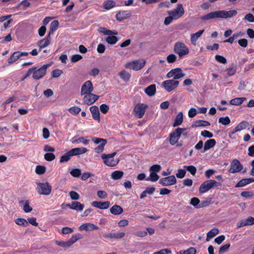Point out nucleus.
Segmentation results:
<instances>
[{
    "label": "nucleus",
    "instance_id": "obj_6",
    "mask_svg": "<svg viewBox=\"0 0 254 254\" xmlns=\"http://www.w3.org/2000/svg\"><path fill=\"white\" fill-rule=\"evenodd\" d=\"M37 185L36 190L39 194L48 195L51 193L52 187L48 182L37 183Z\"/></svg>",
    "mask_w": 254,
    "mask_h": 254
},
{
    "label": "nucleus",
    "instance_id": "obj_28",
    "mask_svg": "<svg viewBox=\"0 0 254 254\" xmlns=\"http://www.w3.org/2000/svg\"><path fill=\"white\" fill-rule=\"evenodd\" d=\"M216 143V141L214 139H210L209 140H207L204 143V145L203 147L204 152L213 147L215 145Z\"/></svg>",
    "mask_w": 254,
    "mask_h": 254
},
{
    "label": "nucleus",
    "instance_id": "obj_54",
    "mask_svg": "<svg viewBox=\"0 0 254 254\" xmlns=\"http://www.w3.org/2000/svg\"><path fill=\"white\" fill-rule=\"evenodd\" d=\"M70 175L73 177H79L81 174V170L79 169H73L70 172Z\"/></svg>",
    "mask_w": 254,
    "mask_h": 254
},
{
    "label": "nucleus",
    "instance_id": "obj_39",
    "mask_svg": "<svg viewBox=\"0 0 254 254\" xmlns=\"http://www.w3.org/2000/svg\"><path fill=\"white\" fill-rule=\"evenodd\" d=\"M176 71H174V79L176 80L185 76V74L182 72V70L181 68H176Z\"/></svg>",
    "mask_w": 254,
    "mask_h": 254
},
{
    "label": "nucleus",
    "instance_id": "obj_55",
    "mask_svg": "<svg viewBox=\"0 0 254 254\" xmlns=\"http://www.w3.org/2000/svg\"><path fill=\"white\" fill-rule=\"evenodd\" d=\"M56 158L55 155L53 153H47L44 155V158L48 161H52Z\"/></svg>",
    "mask_w": 254,
    "mask_h": 254
},
{
    "label": "nucleus",
    "instance_id": "obj_17",
    "mask_svg": "<svg viewBox=\"0 0 254 254\" xmlns=\"http://www.w3.org/2000/svg\"><path fill=\"white\" fill-rule=\"evenodd\" d=\"M212 188L211 180H208L201 184L199 188L200 193H204Z\"/></svg>",
    "mask_w": 254,
    "mask_h": 254
},
{
    "label": "nucleus",
    "instance_id": "obj_8",
    "mask_svg": "<svg viewBox=\"0 0 254 254\" xmlns=\"http://www.w3.org/2000/svg\"><path fill=\"white\" fill-rule=\"evenodd\" d=\"M179 81L174 79H169L163 81L162 86L168 92L176 89L179 85Z\"/></svg>",
    "mask_w": 254,
    "mask_h": 254
},
{
    "label": "nucleus",
    "instance_id": "obj_24",
    "mask_svg": "<svg viewBox=\"0 0 254 254\" xmlns=\"http://www.w3.org/2000/svg\"><path fill=\"white\" fill-rule=\"evenodd\" d=\"M98 229L99 227L97 226L92 223H84L79 227L80 230H85L86 231H90Z\"/></svg>",
    "mask_w": 254,
    "mask_h": 254
},
{
    "label": "nucleus",
    "instance_id": "obj_33",
    "mask_svg": "<svg viewBox=\"0 0 254 254\" xmlns=\"http://www.w3.org/2000/svg\"><path fill=\"white\" fill-rule=\"evenodd\" d=\"M156 90V85L155 84H151L145 89V92L148 96H152L155 94Z\"/></svg>",
    "mask_w": 254,
    "mask_h": 254
},
{
    "label": "nucleus",
    "instance_id": "obj_40",
    "mask_svg": "<svg viewBox=\"0 0 254 254\" xmlns=\"http://www.w3.org/2000/svg\"><path fill=\"white\" fill-rule=\"evenodd\" d=\"M100 32L104 33L105 35H109V36L111 35L112 36L113 35L118 34V32L117 31H114L111 30H109L105 27H101Z\"/></svg>",
    "mask_w": 254,
    "mask_h": 254
},
{
    "label": "nucleus",
    "instance_id": "obj_51",
    "mask_svg": "<svg viewBox=\"0 0 254 254\" xmlns=\"http://www.w3.org/2000/svg\"><path fill=\"white\" fill-rule=\"evenodd\" d=\"M200 200L197 197H192L190 201V204L197 208H199Z\"/></svg>",
    "mask_w": 254,
    "mask_h": 254
},
{
    "label": "nucleus",
    "instance_id": "obj_23",
    "mask_svg": "<svg viewBox=\"0 0 254 254\" xmlns=\"http://www.w3.org/2000/svg\"><path fill=\"white\" fill-rule=\"evenodd\" d=\"M67 206L71 209L78 211H81L83 210L84 205L79 201H72L71 204H67Z\"/></svg>",
    "mask_w": 254,
    "mask_h": 254
},
{
    "label": "nucleus",
    "instance_id": "obj_27",
    "mask_svg": "<svg viewBox=\"0 0 254 254\" xmlns=\"http://www.w3.org/2000/svg\"><path fill=\"white\" fill-rule=\"evenodd\" d=\"M104 160V163L107 166L110 167H114L116 166L119 160H115L114 158L107 157L106 159H102Z\"/></svg>",
    "mask_w": 254,
    "mask_h": 254
},
{
    "label": "nucleus",
    "instance_id": "obj_46",
    "mask_svg": "<svg viewBox=\"0 0 254 254\" xmlns=\"http://www.w3.org/2000/svg\"><path fill=\"white\" fill-rule=\"evenodd\" d=\"M46 167L42 165H38L36 166L35 172L38 175H43L46 172Z\"/></svg>",
    "mask_w": 254,
    "mask_h": 254
},
{
    "label": "nucleus",
    "instance_id": "obj_37",
    "mask_svg": "<svg viewBox=\"0 0 254 254\" xmlns=\"http://www.w3.org/2000/svg\"><path fill=\"white\" fill-rule=\"evenodd\" d=\"M123 175L124 172L122 171L117 170L112 173L111 178L115 180H117L120 179Z\"/></svg>",
    "mask_w": 254,
    "mask_h": 254
},
{
    "label": "nucleus",
    "instance_id": "obj_45",
    "mask_svg": "<svg viewBox=\"0 0 254 254\" xmlns=\"http://www.w3.org/2000/svg\"><path fill=\"white\" fill-rule=\"evenodd\" d=\"M159 179V176L155 172H150L149 177L146 179L147 181H150L151 182H156Z\"/></svg>",
    "mask_w": 254,
    "mask_h": 254
},
{
    "label": "nucleus",
    "instance_id": "obj_9",
    "mask_svg": "<svg viewBox=\"0 0 254 254\" xmlns=\"http://www.w3.org/2000/svg\"><path fill=\"white\" fill-rule=\"evenodd\" d=\"M146 61L144 59L134 60L126 65V67H129L134 70H138L142 69L145 65Z\"/></svg>",
    "mask_w": 254,
    "mask_h": 254
},
{
    "label": "nucleus",
    "instance_id": "obj_26",
    "mask_svg": "<svg viewBox=\"0 0 254 254\" xmlns=\"http://www.w3.org/2000/svg\"><path fill=\"white\" fill-rule=\"evenodd\" d=\"M110 212L114 215H119L123 212V208L120 205L115 204L110 208Z\"/></svg>",
    "mask_w": 254,
    "mask_h": 254
},
{
    "label": "nucleus",
    "instance_id": "obj_38",
    "mask_svg": "<svg viewBox=\"0 0 254 254\" xmlns=\"http://www.w3.org/2000/svg\"><path fill=\"white\" fill-rule=\"evenodd\" d=\"M82 238L81 235L79 233H76L72 236L70 239L68 240V243L71 246L74 243H75L78 240Z\"/></svg>",
    "mask_w": 254,
    "mask_h": 254
},
{
    "label": "nucleus",
    "instance_id": "obj_12",
    "mask_svg": "<svg viewBox=\"0 0 254 254\" xmlns=\"http://www.w3.org/2000/svg\"><path fill=\"white\" fill-rule=\"evenodd\" d=\"M84 95L83 101L84 104L88 106L94 103L99 98L98 95L93 94L92 92Z\"/></svg>",
    "mask_w": 254,
    "mask_h": 254
},
{
    "label": "nucleus",
    "instance_id": "obj_11",
    "mask_svg": "<svg viewBox=\"0 0 254 254\" xmlns=\"http://www.w3.org/2000/svg\"><path fill=\"white\" fill-rule=\"evenodd\" d=\"M243 169V165L239 160L237 159L233 160L230 164L228 172L230 173H236L241 172Z\"/></svg>",
    "mask_w": 254,
    "mask_h": 254
},
{
    "label": "nucleus",
    "instance_id": "obj_5",
    "mask_svg": "<svg viewBox=\"0 0 254 254\" xmlns=\"http://www.w3.org/2000/svg\"><path fill=\"white\" fill-rule=\"evenodd\" d=\"M186 130L185 128L178 127L172 131L169 135V142L171 145H174L178 142L182 133Z\"/></svg>",
    "mask_w": 254,
    "mask_h": 254
},
{
    "label": "nucleus",
    "instance_id": "obj_21",
    "mask_svg": "<svg viewBox=\"0 0 254 254\" xmlns=\"http://www.w3.org/2000/svg\"><path fill=\"white\" fill-rule=\"evenodd\" d=\"M92 205L95 207L100 208L101 209H106L109 208L110 203L109 201H94L92 202Z\"/></svg>",
    "mask_w": 254,
    "mask_h": 254
},
{
    "label": "nucleus",
    "instance_id": "obj_10",
    "mask_svg": "<svg viewBox=\"0 0 254 254\" xmlns=\"http://www.w3.org/2000/svg\"><path fill=\"white\" fill-rule=\"evenodd\" d=\"M147 106L143 103L137 104L133 109L134 115L138 119H141L144 116L145 109Z\"/></svg>",
    "mask_w": 254,
    "mask_h": 254
},
{
    "label": "nucleus",
    "instance_id": "obj_3",
    "mask_svg": "<svg viewBox=\"0 0 254 254\" xmlns=\"http://www.w3.org/2000/svg\"><path fill=\"white\" fill-rule=\"evenodd\" d=\"M50 66V64H44L40 68L37 67H33L30 68L32 70L31 74H32V77L35 80H39L42 78L46 74L47 68Z\"/></svg>",
    "mask_w": 254,
    "mask_h": 254
},
{
    "label": "nucleus",
    "instance_id": "obj_53",
    "mask_svg": "<svg viewBox=\"0 0 254 254\" xmlns=\"http://www.w3.org/2000/svg\"><path fill=\"white\" fill-rule=\"evenodd\" d=\"M107 142H104V143H101L98 146L95 147L94 148L95 152L97 153H101L102 152H103L104 149V147H105V145L107 144Z\"/></svg>",
    "mask_w": 254,
    "mask_h": 254
},
{
    "label": "nucleus",
    "instance_id": "obj_35",
    "mask_svg": "<svg viewBox=\"0 0 254 254\" xmlns=\"http://www.w3.org/2000/svg\"><path fill=\"white\" fill-rule=\"evenodd\" d=\"M219 233V230L217 228H213L210 230L207 234L206 240L209 241L211 238H212Z\"/></svg>",
    "mask_w": 254,
    "mask_h": 254
},
{
    "label": "nucleus",
    "instance_id": "obj_52",
    "mask_svg": "<svg viewBox=\"0 0 254 254\" xmlns=\"http://www.w3.org/2000/svg\"><path fill=\"white\" fill-rule=\"evenodd\" d=\"M215 59L218 63L225 64L227 63L226 59L222 56L216 55L215 56Z\"/></svg>",
    "mask_w": 254,
    "mask_h": 254
},
{
    "label": "nucleus",
    "instance_id": "obj_18",
    "mask_svg": "<svg viewBox=\"0 0 254 254\" xmlns=\"http://www.w3.org/2000/svg\"><path fill=\"white\" fill-rule=\"evenodd\" d=\"M131 13L129 10L120 11L117 13L116 18L119 21H122L128 18Z\"/></svg>",
    "mask_w": 254,
    "mask_h": 254
},
{
    "label": "nucleus",
    "instance_id": "obj_2",
    "mask_svg": "<svg viewBox=\"0 0 254 254\" xmlns=\"http://www.w3.org/2000/svg\"><path fill=\"white\" fill-rule=\"evenodd\" d=\"M87 151V149L85 147L72 148L61 157L60 162H66L70 159L72 156L85 153Z\"/></svg>",
    "mask_w": 254,
    "mask_h": 254
},
{
    "label": "nucleus",
    "instance_id": "obj_47",
    "mask_svg": "<svg viewBox=\"0 0 254 254\" xmlns=\"http://www.w3.org/2000/svg\"><path fill=\"white\" fill-rule=\"evenodd\" d=\"M196 252V249L193 247H191L187 250L180 251L179 253L180 254H195Z\"/></svg>",
    "mask_w": 254,
    "mask_h": 254
},
{
    "label": "nucleus",
    "instance_id": "obj_31",
    "mask_svg": "<svg viewBox=\"0 0 254 254\" xmlns=\"http://www.w3.org/2000/svg\"><path fill=\"white\" fill-rule=\"evenodd\" d=\"M210 125V124L209 122L199 120L194 121L192 125V127H206Z\"/></svg>",
    "mask_w": 254,
    "mask_h": 254
},
{
    "label": "nucleus",
    "instance_id": "obj_4",
    "mask_svg": "<svg viewBox=\"0 0 254 254\" xmlns=\"http://www.w3.org/2000/svg\"><path fill=\"white\" fill-rule=\"evenodd\" d=\"M174 52L179 55L180 58L187 55L189 53V49L183 43L180 41L176 42L174 46Z\"/></svg>",
    "mask_w": 254,
    "mask_h": 254
},
{
    "label": "nucleus",
    "instance_id": "obj_48",
    "mask_svg": "<svg viewBox=\"0 0 254 254\" xmlns=\"http://www.w3.org/2000/svg\"><path fill=\"white\" fill-rule=\"evenodd\" d=\"M218 121L220 123L225 126L229 125L231 122L230 119L228 116L220 117Z\"/></svg>",
    "mask_w": 254,
    "mask_h": 254
},
{
    "label": "nucleus",
    "instance_id": "obj_29",
    "mask_svg": "<svg viewBox=\"0 0 254 254\" xmlns=\"http://www.w3.org/2000/svg\"><path fill=\"white\" fill-rule=\"evenodd\" d=\"M183 122V114L182 112H179L176 116L173 126L176 127L181 125Z\"/></svg>",
    "mask_w": 254,
    "mask_h": 254
},
{
    "label": "nucleus",
    "instance_id": "obj_25",
    "mask_svg": "<svg viewBox=\"0 0 254 254\" xmlns=\"http://www.w3.org/2000/svg\"><path fill=\"white\" fill-rule=\"evenodd\" d=\"M204 30H199L198 32H197L195 33H193L191 34L190 35V41L191 42V44L193 45H195L196 43V41L198 40V39L201 36V35L204 32Z\"/></svg>",
    "mask_w": 254,
    "mask_h": 254
},
{
    "label": "nucleus",
    "instance_id": "obj_41",
    "mask_svg": "<svg viewBox=\"0 0 254 254\" xmlns=\"http://www.w3.org/2000/svg\"><path fill=\"white\" fill-rule=\"evenodd\" d=\"M103 4L104 8L106 9L109 10L114 7L116 5V3L113 0H108L106 1H105Z\"/></svg>",
    "mask_w": 254,
    "mask_h": 254
},
{
    "label": "nucleus",
    "instance_id": "obj_32",
    "mask_svg": "<svg viewBox=\"0 0 254 254\" xmlns=\"http://www.w3.org/2000/svg\"><path fill=\"white\" fill-rule=\"evenodd\" d=\"M253 224H254V217L250 216L246 220H242L239 225H238V227H241L244 226L252 225Z\"/></svg>",
    "mask_w": 254,
    "mask_h": 254
},
{
    "label": "nucleus",
    "instance_id": "obj_44",
    "mask_svg": "<svg viewBox=\"0 0 254 254\" xmlns=\"http://www.w3.org/2000/svg\"><path fill=\"white\" fill-rule=\"evenodd\" d=\"M68 110L71 114L73 115H76L80 113L81 109L78 106H73L69 108Z\"/></svg>",
    "mask_w": 254,
    "mask_h": 254
},
{
    "label": "nucleus",
    "instance_id": "obj_20",
    "mask_svg": "<svg viewBox=\"0 0 254 254\" xmlns=\"http://www.w3.org/2000/svg\"><path fill=\"white\" fill-rule=\"evenodd\" d=\"M89 110L91 113L93 119L99 123L100 122V118L98 107L96 106H92L90 107Z\"/></svg>",
    "mask_w": 254,
    "mask_h": 254
},
{
    "label": "nucleus",
    "instance_id": "obj_64",
    "mask_svg": "<svg viewBox=\"0 0 254 254\" xmlns=\"http://www.w3.org/2000/svg\"><path fill=\"white\" fill-rule=\"evenodd\" d=\"M100 109L103 114H105L108 112L109 107L107 105L105 104H102L100 106Z\"/></svg>",
    "mask_w": 254,
    "mask_h": 254
},
{
    "label": "nucleus",
    "instance_id": "obj_57",
    "mask_svg": "<svg viewBox=\"0 0 254 254\" xmlns=\"http://www.w3.org/2000/svg\"><path fill=\"white\" fill-rule=\"evenodd\" d=\"M236 67H229L226 69L227 74L229 76L234 75L236 73Z\"/></svg>",
    "mask_w": 254,
    "mask_h": 254
},
{
    "label": "nucleus",
    "instance_id": "obj_56",
    "mask_svg": "<svg viewBox=\"0 0 254 254\" xmlns=\"http://www.w3.org/2000/svg\"><path fill=\"white\" fill-rule=\"evenodd\" d=\"M56 244L63 248H69L70 247V245L68 243V241H56Z\"/></svg>",
    "mask_w": 254,
    "mask_h": 254
},
{
    "label": "nucleus",
    "instance_id": "obj_50",
    "mask_svg": "<svg viewBox=\"0 0 254 254\" xmlns=\"http://www.w3.org/2000/svg\"><path fill=\"white\" fill-rule=\"evenodd\" d=\"M161 169V167L160 165L155 164L150 167V168H149V171L157 173L159 172Z\"/></svg>",
    "mask_w": 254,
    "mask_h": 254
},
{
    "label": "nucleus",
    "instance_id": "obj_19",
    "mask_svg": "<svg viewBox=\"0 0 254 254\" xmlns=\"http://www.w3.org/2000/svg\"><path fill=\"white\" fill-rule=\"evenodd\" d=\"M125 236V233L124 232H121L119 233H108L107 234H105L103 235V237L107 239H120L124 238Z\"/></svg>",
    "mask_w": 254,
    "mask_h": 254
},
{
    "label": "nucleus",
    "instance_id": "obj_63",
    "mask_svg": "<svg viewBox=\"0 0 254 254\" xmlns=\"http://www.w3.org/2000/svg\"><path fill=\"white\" fill-rule=\"evenodd\" d=\"M69 196L72 200H78L79 198V194L75 191H71L69 192Z\"/></svg>",
    "mask_w": 254,
    "mask_h": 254
},
{
    "label": "nucleus",
    "instance_id": "obj_14",
    "mask_svg": "<svg viewBox=\"0 0 254 254\" xmlns=\"http://www.w3.org/2000/svg\"><path fill=\"white\" fill-rule=\"evenodd\" d=\"M176 182V179L174 175L169 176L167 177L161 178L159 180V183L163 186L173 185L175 184Z\"/></svg>",
    "mask_w": 254,
    "mask_h": 254
},
{
    "label": "nucleus",
    "instance_id": "obj_30",
    "mask_svg": "<svg viewBox=\"0 0 254 254\" xmlns=\"http://www.w3.org/2000/svg\"><path fill=\"white\" fill-rule=\"evenodd\" d=\"M59 25V22L58 20H54L52 21L50 24V29L49 31L48 35L51 36L53 35L54 32L57 29Z\"/></svg>",
    "mask_w": 254,
    "mask_h": 254
},
{
    "label": "nucleus",
    "instance_id": "obj_42",
    "mask_svg": "<svg viewBox=\"0 0 254 254\" xmlns=\"http://www.w3.org/2000/svg\"><path fill=\"white\" fill-rule=\"evenodd\" d=\"M106 41L108 44L114 45L118 42V39L116 36L113 35L112 36H108L106 38Z\"/></svg>",
    "mask_w": 254,
    "mask_h": 254
},
{
    "label": "nucleus",
    "instance_id": "obj_36",
    "mask_svg": "<svg viewBox=\"0 0 254 254\" xmlns=\"http://www.w3.org/2000/svg\"><path fill=\"white\" fill-rule=\"evenodd\" d=\"M120 77L125 81H127L130 78V74L125 70H123L119 72Z\"/></svg>",
    "mask_w": 254,
    "mask_h": 254
},
{
    "label": "nucleus",
    "instance_id": "obj_13",
    "mask_svg": "<svg viewBox=\"0 0 254 254\" xmlns=\"http://www.w3.org/2000/svg\"><path fill=\"white\" fill-rule=\"evenodd\" d=\"M94 87L92 82L90 80L85 81L81 88V95H83L92 92Z\"/></svg>",
    "mask_w": 254,
    "mask_h": 254
},
{
    "label": "nucleus",
    "instance_id": "obj_49",
    "mask_svg": "<svg viewBox=\"0 0 254 254\" xmlns=\"http://www.w3.org/2000/svg\"><path fill=\"white\" fill-rule=\"evenodd\" d=\"M184 168L192 175H194L196 172V168L194 166H184Z\"/></svg>",
    "mask_w": 254,
    "mask_h": 254
},
{
    "label": "nucleus",
    "instance_id": "obj_7",
    "mask_svg": "<svg viewBox=\"0 0 254 254\" xmlns=\"http://www.w3.org/2000/svg\"><path fill=\"white\" fill-rule=\"evenodd\" d=\"M185 13L182 4L179 3L177 4V7L172 10L168 11L169 15H172L174 19L177 20L181 17Z\"/></svg>",
    "mask_w": 254,
    "mask_h": 254
},
{
    "label": "nucleus",
    "instance_id": "obj_58",
    "mask_svg": "<svg viewBox=\"0 0 254 254\" xmlns=\"http://www.w3.org/2000/svg\"><path fill=\"white\" fill-rule=\"evenodd\" d=\"M92 141L95 143V144H97L99 143H102L104 142H107V139L101 138H98L96 137H94L92 138Z\"/></svg>",
    "mask_w": 254,
    "mask_h": 254
},
{
    "label": "nucleus",
    "instance_id": "obj_22",
    "mask_svg": "<svg viewBox=\"0 0 254 254\" xmlns=\"http://www.w3.org/2000/svg\"><path fill=\"white\" fill-rule=\"evenodd\" d=\"M51 37L49 35H47L46 37L38 41V44L40 48V51L46 47H47L51 43Z\"/></svg>",
    "mask_w": 254,
    "mask_h": 254
},
{
    "label": "nucleus",
    "instance_id": "obj_15",
    "mask_svg": "<svg viewBox=\"0 0 254 254\" xmlns=\"http://www.w3.org/2000/svg\"><path fill=\"white\" fill-rule=\"evenodd\" d=\"M29 53L28 52H22L20 51H17L14 52L10 57L8 59V62L9 64H13L19 58L22 56H27Z\"/></svg>",
    "mask_w": 254,
    "mask_h": 254
},
{
    "label": "nucleus",
    "instance_id": "obj_61",
    "mask_svg": "<svg viewBox=\"0 0 254 254\" xmlns=\"http://www.w3.org/2000/svg\"><path fill=\"white\" fill-rule=\"evenodd\" d=\"M247 185H248L247 178L243 179L238 182V183L235 186V187H242Z\"/></svg>",
    "mask_w": 254,
    "mask_h": 254
},
{
    "label": "nucleus",
    "instance_id": "obj_43",
    "mask_svg": "<svg viewBox=\"0 0 254 254\" xmlns=\"http://www.w3.org/2000/svg\"><path fill=\"white\" fill-rule=\"evenodd\" d=\"M15 222L16 224L24 227H27L28 225V223L27 220L24 218H18L15 220Z\"/></svg>",
    "mask_w": 254,
    "mask_h": 254
},
{
    "label": "nucleus",
    "instance_id": "obj_59",
    "mask_svg": "<svg viewBox=\"0 0 254 254\" xmlns=\"http://www.w3.org/2000/svg\"><path fill=\"white\" fill-rule=\"evenodd\" d=\"M63 73V71L60 69H54L52 72V77L54 78L59 77Z\"/></svg>",
    "mask_w": 254,
    "mask_h": 254
},
{
    "label": "nucleus",
    "instance_id": "obj_62",
    "mask_svg": "<svg viewBox=\"0 0 254 254\" xmlns=\"http://www.w3.org/2000/svg\"><path fill=\"white\" fill-rule=\"evenodd\" d=\"M186 173V171L184 169H179L178 172L176 173V177L178 178L182 179L183 178Z\"/></svg>",
    "mask_w": 254,
    "mask_h": 254
},
{
    "label": "nucleus",
    "instance_id": "obj_1",
    "mask_svg": "<svg viewBox=\"0 0 254 254\" xmlns=\"http://www.w3.org/2000/svg\"><path fill=\"white\" fill-rule=\"evenodd\" d=\"M237 14V11L235 10H231L229 11L218 10L211 12L201 17L203 20H207L215 18H227L235 16Z\"/></svg>",
    "mask_w": 254,
    "mask_h": 254
},
{
    "label": "nucleus",
    "instance_id": "obj_34",
    "mask_svg": "<svg viewBox=\"0 0 254 254\" xmlns=\"http://www.w3.org/2000/svg\"><path fill=\"white\" fill-rule=\"evenodd\" d=\"M246 99L245 97H237L231 100L230 103L233 105H240Z\"/></svg>",
    "mask_w": 254,
    "mask_h": 254
},
{
    "label": "nucleus",
    "instance_id": "obj_60",
    "mask_svg": "<svg viewBox=\"0 0 254 254\" xmlns=\"http://www.w3.org/2000/svg\"><path fill=\"white\" fill-rule=\"evenodd\" d=\"M230 247V244H225V245L221 246L219 250V254H221L223 253L227 252L228 250V249H229Z\"/></svg>",
    "mask_w": 254,
    "mask_h": 254
},
{
    "label": "nucleus",
    "instance_id": "obj_16",
    "mask_svg": "<svg viewBox=\"0 0 254 254\" xmlns=\"http://www.w3.org/2000/svg\"><path fill=\"white\" fill-rule=\"evenodd\" d=\"M249 125V123L244 121L240 123L232 130L229 132V136L231 137L234 133L245 129Z\"/></svg>",
    "mask_w": 254,
    "mask_h": 254
}]
</instances>
